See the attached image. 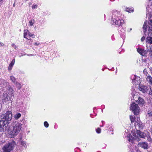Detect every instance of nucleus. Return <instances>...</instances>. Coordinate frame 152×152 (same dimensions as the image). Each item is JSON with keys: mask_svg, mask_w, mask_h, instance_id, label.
I'll list each match as a JSON object with an SVG mask.
<instances>
[{"mask_svg": "<svg viewBox=\"0 0 152 152\" xmlns=\"http://www.w3.org/2000/svg\"><path fill=\"white\" fill-rule=\"evenodd\" d=\"M37 6L36 4H34L32 7V9H36L37 8Z\"/></svg>", "mask_w": 152, "mask_h": 152, "instance_id": "38", "label": "nucleus"}, {"mask_svg": "<svg viewBox=\"0 0 152 152\" xmlns=\"http://www.w3.org/2000/svg\"><path fill=\"white\" fill-rule=\"evenodd\" d=\"M147 93L149 95H152V91L151 90V88L149 87V90H148V93Z\"/></svg>", "mask_w": 152, "mask_h": 152, "instance_id": "31", "label": "nucleus"}, {"mask_svg": "<svg viewBox=\"0 0 152 152\" xmlns=\"http://www.w3.org/2000/svg\"><path fill=\"white\" fill-rule=\"evenodd\" d=\"M44 125L45 127L47 128L48 127L49 124L47 121H45L44 122Z\"/></svg>", "mask_w": 152, "mask_h": 152, "instance_id": "33", "label": "nucleus"}, {"mask_svg": "<svg viewBox=\"0 0 152 152\" xmlns=\"http://www.w3.org/2000/svg\"><path fill=\"white\" fill-rule=\"evenodd\" d=\"M146 80L150 84L152 85V77L150 76H148L147 77Z\"/></svg>", "mask_w": 152, "mask_h": 152, "instance_id": "22", "label": "nucleus"}, {"mask_svg": "<svg viewBox=\"0 0 152 152\" xmlns=\"http://www.w3.org/2000/svg\"><path fill=\"white\" fill-rule=\"evenodd\" d=\"M148 36H152V20H150L148 22Z\"/></svg>", "mask_w": 152, "mask_h": 152, "instance_id": "10", "label": "nucleus"}, {"mask_svg": "<svg viewBox=\"0 0 152 152\" xmlns=\"http://www.w3.org/2000/svg\"><path fill=\"white\" fill-rule=\"evenodd\" d=\"M15 144V141H12L6 144L3 146L2 149L4 152H10L13 149Z\"/></svg>", "mask_w": 152, "mask_h": 152, "instance_id": "4", "label": "nucleus"}, {"mask_svg": "<svg viewBox=\"0 0 152 152\" xmlns=\"http://www.w3.org/2000/svg\"><path fill=\"white\" fill-rule=\"evenodd\" d=\"M122 14L120 12L115 10L113 13L111 23L114 25L121 26L124 23V20L121 17Z\"/></svg>", "mask_w": 152, "mask_h": 152, "instance_id": "1", "label": "nucleus"}, {"mask_svg": "<svg viewBox=\"0 0 152 152\" xmlns=\"http://www.w3.org/2000/svg\"><path fill=\"white\" fill-rule=\"evenodd\" d=\"M130 109L133 112L135 115H138L139 113L140 108L137 104L132 103L130 107Z\"/></svg>", "mask_w": 152, "mask_h": 152, "instance_id": "5", "label": "nucleus"}, {"mask_svg": "<svg viewBox=\"0 0 152 152\" xmlns=\"http://www.w3.org/2000/svg\"><path fill=\"white\" fill-rule=\"evenodd\" d=\"M15 63V59H14L12 60L9 65L13 66V65Z\"/></svg>", "mask_w": 152, "mask_h": 152, "instance_id": "32", "label": "nucleus"}, {"mask_svg": "<svg viewBox=\"0 0 152 152\" xmlns=\"http://www.w3.org/2000/svg\"><path fill=\"white\" fill-rule=\"evenodd\" d=\"M13 66H11V65H9V66L8 67V69L9 70V71H11L12 68V67Z\"/></svg>", "mask_w": 152, "mask_h": 152, "instance_id": "39", "label": "nucleus"}, {"mask_svg": "<svg viewBox=\"0 0 152 152\" xmlns=\"http://www.w3.org/2000/svg\"><path fill=\"white\" fill-rule=\"evenodd\" d=\"M148 36L146 38V42L150 45L152 44V37L151 36Z\"/></svg>", "mask_w": 152, "mask_h": 152, "instance_id": "18", "label": "nucleus"}, {"mask_svg": "<svg viewBox=\"0 0 152 152\" xmlns=\"http://www.w3.org/2000/svg\"><path fill=\"white\" fill-rule=\"evenodd\" d=\"M10 99V97L8 95V93L7 92H5L3 94L2 97L3 101L6 102Z\"/></svg>", "mask_w": 152, "mask_h": 152, "instance_id": "9", "label": "nucleus"}, {"mask_svg": "<svg viewBox=\"0 0 152 152\" xmlns=\"http://www.w3.org/2000/svg\"><path fill=\"white\" fill-rule=\"evenodd\" d=\"M138 102L139 104L142 106H144L145 104V102L144 99L140 97L138 98Z\"/></svg>", "mask_w": 152, "mask_h": 152, "instance_id": "14", "label": "nucleus"}, {"mask_svg": "<svg viewBox=\"0 0 152 152\" xmlns=\"http://www.w3.org/2000/svg\"><path fill=\"white\" fill-rule=\"evenodd\" d=\"M151 74H152V73H151Z\"/></svg>", "mask_w": 152, "mask_h": 152, "instance_id": "47", "label": "nucleus"}, {"mask_svg": "<svg viewBox=\"0 0 152 152\" xmlns=\"http://www.w3.org/2000/svg\"><path fill=\"white\" fill-rule=\"evenodd\" d=\"M130 118L132 123L134 122L135 121V118H134L133 116L130 115Z\"/></svg>", "mask_w": 152, "mask_h": 152, "instance_id": "27", "label": "nucleus"}, {"mask_svg": "<svg viewBox=\"0 0 152 152\" xmlns=\"http://www.w3.org/2000/svg\"><path fill=\"white\" fill-rule=\"evenodd\" d=\"M12 117V112L8 111L5 114L0 116V120L4 122L5 124H8L11 120Z\"/></svg>", "mask_w": 152, "mask_h": 152, "instance_id": "3", "label": "nucleus"}, {"mask_svg": "<svg viewBox=\"0 0 152 152\" xmlns=\"http://www.w3.org/2000/svg\"><path fill=\"white\" fill-rule=\"evenodd\" d=\"M139 144L141 147L144 149H147L148 148V145L147 142H142L141 143H139Z\"/></svg>", "mask_w": 152, "mask_h": 152, "instance_id": "13", "label": "nucleus"}, {"mask_svg": "<svg viewBox=\"0 0 152 152\" xmlns=\"http://www.w3.org/2000/svg\"><path fill=\"white\" fill-rule=\"evenodd\" d=\"M34 23H35L34 20L33 19H31V20L29 21L30 26H32L33 25Z\"/></svg>", "mask_w": 152, "mask_h": 152, "instance_id": "26", "label": "nucleus"}, {"mask_svg": "<svg viewBox=\"0 0 152 152\" xmlns=\"http://www.w3.org/2000/svg\"><path fill=\"white\" fill-rule=\"evenodd\" d=\"M151 105L152 106V103H151Z\"/></svg>", "mask_w": 152, "mask_h": 152, "instance_id": "46", "label": "nucleus"}, {"mask_svg": "<svg viewBox=\"0 0 152 152\" xmlns=\"http://www.w3.org/2000/svg\"><path fill=\"white\" fill-rule=\"evenodd\" d=\"M21 116V114L20 113H17L14 115V118L16 120L18 119Z\"/></svg>", "mask_w": 152, "mask_h": 152, "instance_id": "20", "label": "nucleus"}, {"mask_svg": "<svg viewBox=\"0 0 152 152\" xmlns=\"http://www.w3.org/2000/svg\"><path fill=\"white\" fill-rule=\"evenodd\" d=\"M138 89L140 91L143 93H148L149 90V87L145 86L139 85Z\"/></svg>", "mask_w": 152, "mask_h": 152, "instance_id": "7", "label": "nucleus"}, {"mask_svg": "<svg viewBox=\"0 0 152 152\" xmlns=\"http://www.w3.org/2000/svg\"><path fill=\"white\" fill-rule=\"evenodd\" d=\"M147 53V51L144 50H143V51H142V53L141 55L143 56H144Z\"/></svg>", "mask_w": 152, "mask_h": 152, "instance_id": "34", "label": "nucleus"}, {"mask_svg": "<svg viewBox=\"0 0 152 152\" xmlns=\"http://www.w3.org/2000/svg\"><path fill=\"white\" fill-rule=\"evenodd\" d=\"M21 144L24 147H25L26 146V142L23 141H21Z\"/></svg>", "mask_w": 152, "mask_h": 152, "instance_id": "35", "label": "nucleus"}, {"mask_svg": "<svg viewBox=\"0 0 152 152\" xmlns=\"http://www.w3.org/2000/svg\"><path fill=\"white\" fill-rule=\"evenodd\" d=\"M150 70L151 71V73H152V67H151L150 68Z\"/></svg>", "mask_w": 152, "mask_h": 152, "instance_id": "42", "label": "nucleus"}, {"mask_svg": "<svg viewBox=\"0 0 152 152\" xmlns=\"http://www.w3.org/2000/svg\"><path fill=\"white\" fill-rule=\"evenodd\" d=\"M4 45V44L3 43H0V45L3 46Z\"/></svg>", "mask_w": 152, "mask_h": 152, "instance_id": "43", "label": "nucleus"}, {"mask_svg": "<svg viewBox=\"0 0 152 152\" xmlns=\"http://www.w3.org/2000/svg\"><path fill=\"white\" fill-rule=\"evenodd\" d=\"M148 22L147 21H145L144 22V23L143 26V29L144 30V33H145V32L146 31V29L147 28V24Z\"/></svg>", "mask_w": 152, "mask_h": 152, "instance_id": "21", "label": "nucleus"}, {"mask_svg": "<svg viewBox=\"0 0 152 152\" xmlns=\"http://www.w3.org/2000/svg\"><path fill=\"white\" fill-rule=\"evenodd\" d=\"M127 138L128 140L130 142L133 143V140L135 139V137H132V136L130 134H128Z\"/></svg>", "mask_w": 152, "mask_h": 152, "instance_id": "16", "label": "nucleus"}, {"mask_svg": "<svg viewBox=\"0 0 152 152\" xmlns=\"http://www.w3.org/2000/svg\"><path fill=\"white\" fill-rule=\"evenodd\" d=\"M101 129L99 128H98L96 130V132L98 133H100L101 132Z\"/></svg>", "mask_w": 152, "mask_h": 152, "instance_id": "37", "label": "nucleus"}, {"mask_svg": "<svg viewBox=\"0 0 152 152\" xmlns=\"http://www.w3.org/2000/svg\"><path fill=\"white\" fill-rule=\"evenodd\" d=\"M135 125H137L139 127H141L142 122L140 121L139 118L137 117L135 118Z\"/></svg>", "mask_w": 152, "mask_h": 152, "instance_id": "15", "label": "nucleus"}, {"mask_svg": "<svg viewBox=\"0 0 152 152\" xmlns=\"http://www.w3.org/2000/svg\"><path fill=\"white\" fill-rule=\"evenodd\" d=\"M131 79L132 80L133 83L135 85H138L140 83V77L135 75H132L131 77Z\"/></svg>", "mask_w": 152, "mask_h": 152, "instance_id": "8", "label": "nucleus"}, {"mask_svg": "<svg viewBox=\"0 0 152 152\" xmlns=\"http://www.w3.org/2000/svg\"><path fill=\"white\" fill-rule=\"evenodd\" d=\"M12 130L8 133V136L11 138H14L20 132L22 128V124L17 121L13 122L12 124Z\"/></svg>", "mask_w": 152, "mask_h": 152, "instance_id": "2", "label": "nucleus"}, {"mask_svg": "<svg viewBox=\"0 0 152 152\" xmlns=\"http://www.w3.org/2000/svg\"><path fill=\"white\" fill-rule=\"evenodd\" d=\"M146 137L147 138V140L149 142H151L152 141V139L151 137L150 134L149 133L146 134Z\"/></svg>", "mask_w": 152, "mask_h": 152, "instance_id": "23", "label": "nucleus"}, {"mask_svg": "<svg viewBox=\"0 0 152 152\" xmlns=\"http://www.w3.org/2000/svg\"><path fill=\"white\" fill-rule=\"evenodd\" d=\"M11 46L13 47L15 49H16L17 48V46L15 45L14 43L12 44Z\"/></svg>", "mask_w": 152, "mask_h": 152, "instance_id": "36", "label": "nucleus"}, {"mask_svg": "<svg viewBox=\"0 0 152 152\" xmlns=\"http://www.w3.org/2000/svg\"><path fill=\"white\" fill-rule=\"evenodd\" d=\"M16 87L18 88L19 89H20L21 87V85L20 83L16 82L15 83Z\"/></svg>", "mask_w": 152, "mask_h": 152, "instance_id": "25", "label": "nucleus"}, {"mask_svg": "<svg viewBox=\"0 0 152 152\" xmlns=\"http://www.w3.org/2000/svg\"><path fill=\"white\" fill-rule=\"evenodd\" d=\"M145 39V37H142L141 39V41H143Z\"/></svg>", "mask_w": 152, "mask_h": 152, "instance_id": "40", "label": "nucleus"}, {"mask_svg": "<svg viewBox=\"0 0 152 152\" xmlns=\"http://www.w3.org/2000/svg\"><path fill=\"white\" fill-rule=\"evenodd\" d=\"M143 50L140 48H138L137 49V51L141 55L142 53V51H143Z\"/></svg>", "mask_w": 152, "mask_h": 152, "instance_id": "30", "label": "nucleus"}, {"mask_svg": "<svg viewBox=\"0 0 152 152\" xmlns=\"http://www.w3.org/2000/svg\"><path fill=\"white\" fill-rule=\"evenodd\" d=\"M143 72L146 75V73H147V72H146V70L145 69H144L143 70Z\"/></svg>", "mask_w": 152, "mask_h": 152, "instance_id": "41", "label": "nucleus"}, {"mask_svg": "<svg viewBox=\"0 0 152 152\" xmlns=\"http://www.w3.org/2000/svg\"><path fill=\"white\" fill-rule=\"evenodd\" d=\"M147 48L148 49V51L149 52L151 56H152V46L149 45L148 47L147 46Z\"/></svg>", "mask_w": 152, "mask_h": 152, "instance_id": "19", "label": "nucleus"}, {"mask_svg": "<svg viewBox=\"0 0 152 152\" xmlns=\"http://www.w3.org/2000/svg\"><path fill=\"white\" fill-rule=\"evenodd\" d=\"M24 37L26 39H27V37L28 35L29 37L34 36V34L31 33L27 29H26L24 30Z\"/></svg>", "mask_w": 152, "mask_h": 152, "instance_id": "11", "label": "nucleus"}, {"mask_svg": "<svg viewBox=\"0 0 152 152\" xmlns=\"http://www.w3.org/2000/svg\"><path fill=\"white\" fill-rule=\"evenodd\" d=\"M34 44L35 45H39V44H38V43L36 42V43H35Z\"/></svg>", "mask_w": 152, "mask_h": 152, "instance_id": "44", "label": "nucleus"}, {"mask_svg": "<svg viewBox=\"0 0 152 152\" xmlns=\"http://www.w3.org/2000/svg\"><path fill=\"white\" fill-rule=\"evenodd\" d=\"M10 79L12 82L14 83H15L16 82V79L13 76H10Z\"/></svg>", "mask_w": 152, "mask_h": 152, "instance_id": "24", "label": "nucleus"}, {"mask_svg": "<svg viewBox=\"0 0 152 152\" xmlns=\"http://www.w3.org/2000/svg\"><path fill=\"white\" fill-rule=\"evenodd\" d=\"M137 152H141L140 151H137Z\"/></svg>", "mask_w": 152, "mask_h": 152, "instance_id": "45", "label": "nucleus"}, {"mask_svg": "<svg viewBox=\"0 0 152 152\" xmlns=\"http://www.w3.org/2000/svg\"><path fill=\"white\" fill-rule=\"evenodd\" d=\"M126 11L129 12H133V10L132 8H128L126 9Z\"/></svg>", "mask_w": 152, "mask_h": 152, "instance_id": "29", "label": "nucleus"}, {"mask_svg": "<svg viewBox=\"0 0 152 152\" xmlns=\"http://www.w3.org/2000/svg\"><path fill=\"white\" fill-rule=\"evenodd\" d=\"M147 4H148V7H147V10H149V7L151 9H152V0H147Z\"/></svg>", "mask_w": 152, "mask_h": 152, "instance_id": "17", "label": "nucleus"}, {"mask_svg": "<svg viewBox=\"0 0 152 152\" xmlns=\"http://www.w3.org/2000/svg\"><path fill=\"white\" fill-rule=\"evenodd\" d=\"M6 124H5L4 122L0 120V132H3L4 131V129L6 128Z\"/></svg>", "mask_w": 152, "mask_h": 152, "instance_id": "12", "label": "nucleus"}, {"mask_svg": "<svg viewBox=\"0 0 152 152\" xmlns=\"http://www.w3.org/2000/svg\"><path fill=\"white\" fill-rule=\"evenodd\" d=\"M147 115L149 117L152 116V110H149L148 111Z\"/></svg>", "mask_w": 152, "mask_h": 152, "instance_id": "28", "label": "nucleus"}, {"mask_svg": "<svg viewBox=\"0 0 152 152\" xmlns=\"http://www.w3.org/2000/svg\"><path fill=\"white\" fill-rule=\"evenodd\" d=\"M134 137L135 139L137 141H139V137L145 138L146 134L144 133L141 132L140 131L137 130L136 132L134 133L133 134Z\"/></svg>", "mask_w": 152, "mask_h": 152, "instance_id": "6", "label": "nucleus"}]
</instances>
